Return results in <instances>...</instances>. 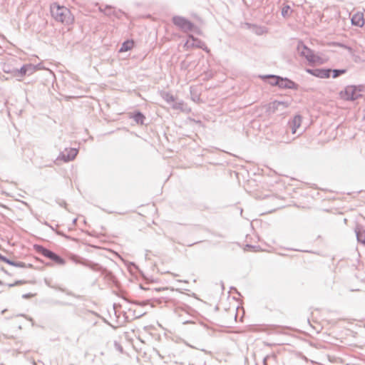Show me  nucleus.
Here are the masks:
<instances>
[{
  "label": "nucleus",
  "instance_id": "nucleus-1",
  "mask_svg": "<svg viewBox=\"0 0 365 365\" xmlns=\"http://www.w3.org/2000/svg\"><path fill=\"white\" fill-rule=\"evenodd\" d=\"M51 16L58 21L66 25H71L74 22V16L70 9L58 4H53L50 8Z\"/></svg>",
  "mask_w": 365,
  "mask_h": 365
},
{
  "label": "nucleus",
  "instance_id": "nucleus-2",
  "mask_svg": "<svg viewBox=\"0 0 365 365\" xmlns=\"http://www.w3.org/2000/svg\"><path fill=\"white\" fill-rule=\"evenodd\" d=\"M364 89V87L362 85H349L339 93V96L341 100L354 101L361 97Z\"/></svg>",
  "mask_w": 365,
  "mask_h": 365
},
{
  "label": "nucleus",
  "instance_id": "nucleus-3",
  "mask_svg": "<svg viewBox=\"0 0 365 365\" xmlns=\"http://www.w3.org/2000/svg\"><path fill=\"white\" fill-rule=\"evenodd\" d=\"M297 49L300 55L305 57L309 62L312 63H322V58L319 56L314 54V52L310 48H307L304 44H299Z\"/></svg>",
  "mask_w": 365,
  "mask_h": 365
},
{
  "label": "nucleus",
  "instance_id": "nucleus-4",
  "mask_svg": "<svg viewBox=\"0 0 365 365\" xmlns=\"http://www.w3.org/2000/svg\"><path fill=\"white\" fill-rule=\"evenodd\" d=\"M78 153V150L76 148H66L63 151H62L58 157L57 158V160L63 163H68L69 161L73 160Z\"/></svg>",
  "mask_w": 365,
  "mask_h": 365
},
{
  "label": "nucleus",
  "instance_id": "nucleus-5",
  "mask_svg": "<svg viewBox=\"0 0 365 365\" xmlns=\"http://www.w3.org/2000/svg\"><path fill=\"white\" fill-rule=\"evenodd\" d=\"M262 78H269L274 79V83H272V85L278 86L281 88H292V85L294 84V83L291 81H289L287 79H283L275 76H264Z\"/></svg>",
  "mask_w": 365,
  "mask_h": 365
},
{
  "label": "nucleus",
  "instance_id": "nucleus-6",
  "mask_svg": "<svg viewBox=\"0 0 365 365\" xmlns=\"http://www.w3.org/2000/svg\"><path fill=\"white\" fill-rule=\"evenodd\" d=\"M352 25L362 27L365 24L364 14L362 11L354 12L351 18Z\"/></svg>",
  "mask_w": 365,
  "mask_h": 365
},
{
  "label": "nucleus",
  "instance_id": "nucleus-7",
  "mask_svg": "<svg viewBox=\"0 0 365 365\" xmlns=\"http://www.w3.org/2000/svg\"><path fill=\"white\" fill-rule=\"evenodd\" d=\"M307 72L320 78H329L331 77V69L319 68L315 70L307 69Z\"/></svg>",
  "mask_w": 365,
  "mask_h": 365
},
{
  "label": "nucleus",
  "instance_id": "nucleus-8",
  "mask_svg": "<svg viewBox=\"0 0 365 365\" xmlns=\"http://www.w3.org/2000/svg\"><path fill=\"white\" fill-rule=\"evenodd\" d=\"M173 21L176 26L183 29H190L192 27L191 24L188 21L180 16L174 17Z\"/></svg>",
  "mask_w": 365,
  "mask_h": 365
},
{
  "label": "nucleus",
  "instance_id": "nucleus-9",
  "mask_svg": "<svg viewBox=\"0 0 365 365\" xmlns=\"http://www.w3.org/2000/svg\"><path fill=\"white\" fill-rule=\"evenodd\" d=\"M302 117L300 115H295L293 119L289 123V126L292 129V133L295 134L297 128L301 126L302 124Z\"/></svg>",
  "mask_w": 365,
  "mask_h": 365
},
{
  "label": "nucleus",
  "instance_id": "nucleus-10",
  "mask_svg": "<svg viewBox=\"0 0 365 365\" xmlns=\"http://www.w3.org/2000/svg\"><path fill=\"white\" fill-rule=\"evenodd\" d=\"M34 71V67L31 65H25L19 70L16 74V76L23 77L27 73H31Z\"/></svg>",
  "mask_w": 365,
  "mask_h": 365
},
{
  "label": "nucleus",
  "instance_id": "nucleus-11",
  "mask_svg": "<svg viewBox=\"0 0 365 365\" xmlns=\"http://www.w3.org/2000/svg\"><path fill=\"white\" fill-rule=\"evenodd\" d=\"M134 45H135L134 41L128 40L122 44L121 47L119 50V52L123 53V52L128 51L134 47Z\"/></svg>",
  "mask_w": 365,
  "mask_h": 365
},
{
  "label": "nucleus",
  "instance_id": "nucleus-12",
  "mask_svg": "<svg viewBox=\"0 0 365 365\" xmlns=\"http://www.w3.org/2000/svg\"><path fill=\"white\" fill-rule=\"evenodd\" d=\"M47 257L51 259L56 264H63L64 260L56 254L47 250Z\"/></svg>",
  "mask_w": 365,
  "mask_h": 365
},
{
  "label": "nucleus",
  "instance_id": "nucleus-13",
  "mask_svg": "<svg viewBox=\"0 0 365 365\" xmlns=\"http://www.w3.org/2000/svg\"><path fill=\"white\" fill-rule=\"evenodd\" d=\"M346 69H334V70L331 69V76L333 78H336L339 77V76L346 73Z\"/></svg>",
  "mask_w": 365,
  "mask_h": 365
},
{
  "label": "nucleus",
  "instance_id": "nucleus-14",
  "mask_svg": "<svg viewBox=\"0 0 365 365\" xmlns=\"http://www.w3.org/2000/svg\"><path fill=\"white\" fill-rule=\"evenodd\" d=\"M292 12V10L291 9V7L289 5H284L282 8V15L287 18L290 16Z\"/></svg>",
  "mask_w": 365,
  "mask_h": 365
},
{
  "label": "nucleus",
  "instance_id": "nucleus-15",
  "mask_svg": "<svg viewBox=\"0 0 365 365\" xmlns=\"http://www.w3.org/2000/svg\"><path fill=\"white\" fill-rule=\"evenodd\" d=\"M359 242L365 245V230H359L356 233Z\"/></svg>",
  "mask_w": 365,
  "mask_h": 365
},
{
  "label": "nucleus",
  "instance_id": "nucleus-16",
  "mask_svg": "<svg viewBox=\"0 0 365 365\" xmlns=\"http://www.w3.org/2000/svg\"><path fill=\"white\" fill-rule=\"evenodd\" d=\"M134 118L137 122H140L141 123H143L144 119V115L143 114L138 113L135 115Z\"/></svg>",
  "mask_w": 365,
  "mask_h": 365
},
{
  "label": "nucleus",
  "instance_id": "nucleus-17",
  "mask_svg": "<svg viewBox=\"0 0 365 365\" xmlns=\"http://www.w3.org/2000/svg\"><path fill=\"white\" fill-rule=\"evenodd\" d=\"M0 259L8 263V264H13V262H11L9 259H6L4 257H2L1 255H0Z\"/></svg>",
  "mask_w": 365,
  "mask_h": 365
},
{
  "label": "nucleus",
  "instance_id": "nucleus-18",
  "mask_svg": "<svg viewBox=\"0 0 365 365\" xmlns=\"http://www.w3.org/2000/svg\"><path fill=\"white\" fill-rule=\"evenodd\" d=\"M118 350L120 351V352H123V348H122V346H121L118 345Z\"/></svg>",
  "mask_w": 365,
  "mask_h": 365
},
{
  "label": "nucleus",
  "instance_id": "nucleus-19",
  "mask_svg": "<svg viewBox=\"0 0 365 365\" xmlns=\"http://www.w3.org/2000/svg\"><path fill=\"white\" fill-rule=\"evenodd\" d=\"M272 81H270V83L272 84V83H274V79H272L270 78Z\"/></svg>",
  "mask_w": 365,
  "mask_h": 365
}]
</instances>
